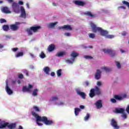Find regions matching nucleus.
I'll list each match as a JSON object with an SVG mask.
<instances>
[{"label": "nucleus", "instance_id": "f257e3e1", "mask_svg": "<svg viewBox=\"0 0 129 129\" xmlns=\"http://www.w3.org/2000/svg\"><path fill=\"white\" fill-rule=\"evenodd\" d=\"M31 114L33 116H34L36 119V123L39 125V126H42L43 123L39 122V121H42L46 125H52L54 124V121L52 120L48 119L47 117L43 116H41L38 115L35 111H32L31 112Z\"/></svg>", "mask_w": 129, "mask_h": 129}, {"label": "nucleus", "instance_id": "f03ea898", "mask_svg": "<svg viewBox=\"0 0 129 129\" xmlns=\"http://www.w3.org/2000/svg\"><path fill=\"white\" fill-rule=\"evenodd\" d=\"M90 26L92 28V31L93 33H97V32H99L101 36H102V37H105V38L106 36L108 35V31L102 29V28L101 27H97L96 25H95L94 23L91 22Z\"/></svg>", "mask_w": 129, "mask_h": 129}, {"label": "nucleus", "instance_id": "7ed1b4c3", "mask_svg": "<svg viewBox=\"0 0 129 129\" xmlns=\"http://www.w3.org/2000/svg\"><path fill=\"white\" fill-rule=\"evenodd\" d=\"M41 28V27L40 26L34 25L31 27L30 28H27L26 32L28 33L29 36H32V35H33V33H37Z\"/></svg>", "mask_w": 129, "mask_h": 129}, {"label": "nucleus", "instance_id": "20e7f679", "mask_svg": "<svg viewBox=\"0 0 129 129\" xmlns=\"http://www.w3.org/2000/svg\"><path fill=\"white\" fill-rule=\"evenodd\" d=\"M103 52L104 54H108L111 57H114L115 56V52L112 49H102Z\"/></svg>", "mask_w": 129, "mask_h": 129}, {"label": "nucleus", "instance_id": "39448f33", "mask_svg": "<svg viewBox=\"0 0 129 129\" xmlns=\"http://www.w3.org/2000/svg\"><path fill=\"white\" fill-rule=\"evenodd\" d=\"M12 7L14 13H16V14H19L20 13V6L18 3H13Z\"/></svg>", "mask_w": 129, "mask_h": 129}, {"label": "nucleus", "instance_id": "423d86ee", "mask_svg": "<svg viewBox=\"0 0 129 129\" xmlns=\"http://www.w3.org/2000/svg\"><path fill=\"white\" fill-rule=\"evenodd\" d=\"M20 24L21 23L16 22L15 24L10 25V29L12 30V31H18V30L20 29V27H19V26Z\"/></svg>", "mask_w": 129, "mask_h": 129}, {"label": "nucleus", "instance_id": "0eeeda50", "mask_svg": "<svg viewBox=\"0 0 129 129\" xmlns=\"http://www.w3.org/2000/svg\"><path fill=\"white\" fill-rule=\"evenodd\" d=\"M111 125H112L113 127H114V128H119V126H118V125L117 124V122L116 121V120H115V119H114V118H112L111 120Z\"/></svg>", "mask_w": 129, "mask_h": 129}, {"label": "nucleus", "instance_id": "6e6552de", "mask_svg": "<svg viewBox=\"0 0 129 129\" xmlns=\"http://www.w3.org/2000/svg\"><path fill=\"white\" fill-rule=\"evenodd\" d=\"M32 88H33V85L29 84L28 88H27L26 86H24L23 87L22 91L23 92H31V89H32Z\"/></svg>", "mask_w": 129, "mask_h": 129}, {"label": "nucleus", "instance_id": "1a4fd4ad", "mask_svg": "<svg viewBox=\"0 0 129 129\" xmlns=\"http://www.w3.org/2000/svg\"><path fill=\"white\" fill-rule=\"evenodd\" d=\"M59 30H66V31H72V27L71 25H66L63 26L58 27Z\"/></svg>", "mask_w": 129, "mask_h": 129}, {"label": "nucleus", "instance_id": "9d476101", "mask_svg": "<svg viewBox=\"0 0 129 129\" xmlns=\"http://www.w3.org/2000/svg\"><path fill=\"white\" fill-rule=\"evenodd\" d=\"M8 124H10V123L6 122L5 120L1 121L0 122V128H6L7 126L8 127Z\"/></svg>", "mask_w": 129, "mask_h": 129}, {"label": "nucleus", "instance_id": "9b49d317", "mask_svg": "<svg viewBox=\"0 0 129 129\" xmlns=\"http://www.w3.org/2000/svg\"><path fill=\"white\" fill-rule=\"evenodd\" d=\"M20 11L21 12V14L20 16L21 18H23L24 19H26L27 17L26 14V11L25 10V8H24V7L21 6L20 8Z\"/></svg>", "mask_w": 129, "mask_h": 129}, {"label": "nucleus", "instance_id": "f8f14e48", "mask_svg": "<svg viewBox=\"0 0 129 129\" xmlns=\"http://www.w3.org/2000/svg\"><path fill=\"white\" fill-rule=\"evenodd\" d=\"M8 81H6V90L9 95H11V94H13V90H12L10 88V87H9L8 85Z\"/></svg>", "mask_w": 129, "mask_h": 129}, {"label": "nucleus", "instance_id": "ddd939ff", "mask_svg": "<svg viewBox=\"0 0 129 129\" xmlns=\"http://www.w3.org/2000/svg\"><path fill=\"white\" fill-rule=\"evenodd\" d=\"M95 78L96 80H99L101 78V72L99 70H97V72L95 75Z\"/></svg>", "mask_w": 129, "mask_h": 129}, {"label": "nucleus", "instance_id": "4468645a", "mask_svg": "<svg viewBox=\"0 0 129 129\" xmlns=\"http://www.w3.org/2000/svg\"><path fill=\"white\" fill-rule=\"evenodd\" d=\"M74 4L76 6H80V7H83L85 5V3L81 1H74Z\"/></svg>", "mask_w": 129, "mask_h": 129}, {"label": "nucleus", "instance_id": "2eb2a0df", "mask_svg": "<svg viewBox=\"0 0 129 129\" xmlns=\"http://www.w3.org/2000/svg\"><path fill=\"white\" fill-rule=\"evenodd\" d=\"M95 105L98 109L102 107V101L101 100H98L95 103Z\"/></svg>", "mask_w": 129, "mask_h": 129}, {"label": "nucleus", "instance_id": "dca6fc26", "mask_svg": "<svg viewBox=\"0 0 129 129\" xmlns=\"http://www.w3.org/2000/svg\"><path fill=\"white\" fill-rule=\"evenodd\" d=\"M125 97H126V94H124L123 97L117 95H115L114 96V98H115L116 100H122V99H123V98Z\"/></svg>", "mask_w": 129, "mask_h": 129}, {"label": "nucleus", "instance_id": "f3484780", "mask_svg": "<svg viewBox=\"0 0 129 129\" xmlns=\"http://www.w3.org/2000/svg\"><path fill=\"white\" fill-rule=\"evenodd\" d=\"M90 97H91V98H93V97H94V96H95L96 94H95V89L94 88H92L90 90V93L89 94Z\"/></svg>", "mask_w": 129, "mask_h": 129}, {"label": "nucleus", "instance_id": "a211bd4d", "mask_svg": "<svg viewBox=\"0 0 129 129\" xmlns=\"http://www.w3.org/2000/svg\"><path fill=\"white\" fill-rule=\"evenodd\" d=\"M84 15H85L86 16H88V17H90L91 18H96V17H97L96 14H92V13L90 11L85 13Z\"/></svg>", "mask_w": 129, "mask_h": 129}, {"label": "nucleus", "instance_id": "6ab92c4d", "mask_svg": "<svg viewBox=\"0 0 129 129\" xmlns=\"http://www.w3.org/2000/svg\"><path fill=\"white\" fill-rule=\"evenodd\" d=\"M115 112H116V113H124V109L122 108H116L115 109Z\"/></svg>", "mask_w": 129, "mask_h": 129}, {"label": "nucleus", "instance_id": "aec40b11", "mask_svg": "<svg viewBox=\"0 0 129 129\" xmlns=\"http://www.w3.org/2000/svg\"><path fill=\"white\" fill-rule=\"evenodd\" d=\"M94 89L95 94H96V95H100V94H101V91L100 90V89L98 88V87L96 86Z\"/></svg>", "mask_w": 129, "mask_h": 129}, {"label": "nucleus", "instance_id": "412c9836", "mask_svg": "<svg viewBox=\"0 0 129 129\" xmlns=\"http://www.w3.org/2000/svg\"><path fill=\"white\" fill-rule=\"evenodd\" d=\"M7 127L10 129H15L16 127H17V123H14L11 124H9L7 125Z\"/></svg>", "mask_w": 129, "mask_h": 129}, {"label": "nucleus", "instance_id": "4be33fe9", "mask_svg": "<svg viewBox=\"0 0 129 129\" xmlns=\"http://www.w3.org/2000/svg\"><path fill=\"white\" fill-rule=\"evenodd\" d=\"M54 49L55 45L53 44L49 45L47 48L48 52H52V51H54Z\"/></svg>", "mask_w": 129, "mask_h": 129}, {"label": "nucleus", "instance_id": "5701e85b", "mask_svg": "<svg viewBox=\"0 0 129 129\" xmlns=\"http://www.w3.org/2000/svg\"><path fill=\"white\" fill-rule=\"evenodd\" d=\"M77 94L79 95H80L83 99H85V97L86 96V95L85 94V93L81 92L80 91H77Z\"/></svg>", "mask_w": 129, "mask_h": 129}, {"label": "nucleus", "instance_id": "b1692460", "mask_svg": "<svg viewBox=\"0 0 129 129\" xmlns=\"http://www.w3.org/2000/svg\"><path fill=\"white\" fill-rule=\"evenodd\" d=\"M65 55H66V52L61 51L56 53L55 56H56V57H62V56H65Z\"/></svg>", "mask_w": 129, "mask_h": 129}, {"label": "nucleus", "instance_id": "393cba45", "mask_svg": "<svg viewBox=\"0 0 129 129\" xmlns=\"http://www.w3.org/2000/svg\"><path fill=\"white\" fill-rule=\"evenodd\" d=\"M2 11L4 14H11V11L9 10L8 7H4Z\"/></svg>", "mask_w": 129, "mask_h": 129}, {"label": "nucleus", "instance_id": "a878e982", "mask_svg": "<svg viewBox=\"0 0 129 129\" xmlns=\"http://www.w3.org/2000/svg\"><path fill=\"white\" fill-rule=\"evenodd\" d=\"M71 56L73 58H76V57L79 56V54H78V53H77L75 51H72V52L71 54Z\"/></svg>", "mask_w": 129, "mask_h": 129}, {"label": "nucleus", "instance_id": "bb28decb", "mask_svg": "<svg viewBox=\"0 0 129 129\" xmlns=\"http://www.w3.org/2000/svg\"><path fill=\"white\" fill-rule=\"evenodd\" d=\"M56 24H58V22H54V23H49L48 25V28H49V29H51L52 28H54V26H56Z\"/></svg>", "mask_w": 129, "mask_h": 129}, {"label": "nucleus", "instance_id": "cd10ccee", "mask_svg": "<svg viewBox=\"0 0 129 129\" xmlns=\"http://www.w3.org/2000/svg\"><path fill=\"white\" fill-rule=\"evenodd\" d=\"M43 71L44 73L46 74L47 75H49V72L50 71V68L46 67L43 69Z\"/></svg>", "mask_w": 129, "mask_h": 129}, {"label": "nucleus", "instance_id": "c85d7f7f", "mask_svg": "<svg viewBox=\"0 0 129 129\" xmlns=\"http://www.w3.org/2000/svg\"><path fill=\"white\" fill-rule=\"evenodd\" d=\"M102 70H104V71H105V72H110V71H111V69L108 68V67H102L101 68Z\"/></svg>", "mask_w": 129, "mask_h": 129}, {"label": "nucleus", "instance_id": "c756f323", "mask_svg": "<svg viewBox=\"0 0 129 129\" xmlns=\"http://www.w3.org/2000/svg\"><path fill=\"white\" fill-rule=\"evenodd\" d=\"M81 109L79 108H76L75 109V115L77 116V115H79V112H80L81 111Z\"/></svg>", "mask_w": 129, "mask_h": 129}, {"label": "nucleus", "instance_id": "7c9ffc66", "mask_svg": "<svg viewBox=\"0 0 129 129\" xmlns=\"http://www.w3.org/2000/svg\"><path fill=\"white\" fill-rule=\"evenodd\" d=\"M71 59L72 60L67 59L66 60V62H67V63H68V64H73V62H74L75 61V58H71Z\"/></svg>", "mask_w": 129, "mask_h": 129}, {"label": "nucleus", "instance_id": "2f4dec72", "mask_svg": "<svg viewBox=\"0 0 129 129\" xmlns=\"http://www.w3.org/2000/svg\"><path fill=\"white\" fill-rule=\"evenodd\" d=\"M3 29L4 31H5L6 32H8V31L10 30V27H9V25H5L3 26Z\"/></svg>", "mask_w": 129, "mask_h": 129}, {"label": "nucleus", "instance_id": "473e14b6", "mask_svg": "<svg viewBox=\"0 0 129 129\" xmlns=\"http://www.w3.org/2000/svg\"><path fill=\"white\" fill-rule=\"evenodd\" d=\"M22 56H24V52H18L15 55V57H16V58H19V57H22Z\"/></svg>", "mask_w": 129, "mask_h": 129}, {"label": "nucleus", "instance_id": "72a5a7b5", "mask_svg": "<svg viewBox=\"0 0 129 129\" xmlns=\"http://www.w3.org/2000/svg\"><path fill=\"white\" fill-rule=\"evenodd\" d=\"M90 118V114L87 113L86 115L84 117V119L85 121H87V120H88V119H89Z\"/></svg>", "mask_w": 129, "mask_h": 129}, {"label": "nucleus", "instance_id": "f704fd0d", "mask_svg": "<svg viewBox=\"0 0 129 129\" xmlns=\"http://www.w3.org/2000/svg\"><path fill=\"white\" fill-rule=\"evenodd\" d=\"M38 89H35L33 90V92L32 93V95H33V96H37L38 95Z\"/></svg>", "mask_w": 129, "mask_h": 129}, {"label": "nucleus", "instance_id": "c9c22d12", "mask_svg": "<svg viewBox=\"0 0 129 129\" xmlns=\"http://www.w3.org/2000/svg\"><path fill=\"white\" fill-rule=\"evenodd\" d=\"M39 56L41 59H44V58H45L46 57V54L44 53V52L41 51L39 55Z\"/></svg>", "mask_w": 129, "mask_h": 129}, {"label": "nucleus", "instance_id": "e433bc0d", "mask_svg": "<svg viewBox=\"0 0 129 129\" xmlns=\"http://www.w3.org/2000/svg\"><path fill=\"white\" fill-rule=\"evenodd\" d=\"M56 74L58 77H60L62 75V70L59 69L57 71Z\"/></svg>", "mask_w": 129, "mask_h": 129}, {"label": "nucleus", "instance_id": "4c0bfd02", "mask_svg": "<svg viewBox=\"0 0 129 129\" xmlns=\"http://www.w3.org/2000/svg\"><path fill=\"white\" fill-rule=\"evenodd\" d=\"M88 36L90 39H94L95 38V34L93 33H89Z\"/></svg>", "mask_w": 129, "mask_h": 129}, {"label": "nucleus", "instance_id": "58836bf2", "mask_svg": "<svg viewBox=\"0 0 129 129\" xmlns=\"http://www.w3.org/2000/svg\"><path fill=\"white\" fill-rule=\"evenodd\" d=\"M84 58H85V59H90V60H91V59H93V57L90 55H85L84 56Z\"/></svg>", "mask_w": 129, "mask_h": 129}, {"label": "nucleus", "instance_id": "ea45409f", "mask_svg": "<svg viewBox=\"0 0 129 129\" xmlns=\"http://www.w3.org/2000/svg\"><path fill=\"white\" fill-rule=\"evenodd\" d=\"M33 109H34V110H35V111H37V112H40V109L38 107L36 106H33Z\"/></svg>", "mask_w": 129, "mask_h": 129}, {"label": "nucleus", "instance_id": "a19ab883", "mask_svg": "<svg viewBox=\"0 0 129 129\" xmlns=\"http://www.w3.org/2000/svg\"><path fill=\"white\" fill-rule=\"evenodd\" d=\"M106 38H107L108 39H113V38H114V36L107 34V36H106Z\"/></svg>", "mask_w": 129, "mask_h": 129}, {"label": "nucleus", "instance_id": "79ce46f5", "mask_svg": "<svg viewBox=\"0 0 129 129\" xmlns=\"http://www.w3.org/2000/svg\"><path fill=\"white\" fill-rule=\"evenodd\" d=\"M116 66H117V68L120 69V68H121V66L120 65V63H119V62L116 61Z\"/></svg>", "mask_w": 129, "mask_h": 129}, {"label": "nucleus", "instance_id": "37998d69", "mask_svg": "<svg viewBox=\"0 0 129 129\" xmlns=\"http://www.w3.org/2000/svg\"><path fill=\"white\" fill-rule=\"evenodd\" d=\"M0 23L1 24H4V23H7V20L5 19H0Z\"/></svg>", "mask_w": 129, "mask_h": 129}, {"label": "nucleus", "instance_id": "c03bdc74", "mask_svg": "<svg viewBox=\"0 0 129 129\" xmlns=\"http://www.w3.org/2000/svg\"><path fill=\"white\" fill-rule=\"evenodd\" d=\"M110 101L112 103H116V100L114 98H111Z\"/></svg>", "mask_w": 129, "mask_h": 129}, {"label": "nucleus", "instance_id": "a18cd8bd", "mask_svg": "<svg viewBox=\"0 0 129 129\" xmlns=\"http://www.w3.org/2000/svg\"><path fill=\"white\" fill-rule=\"evenodd\" d=\"M29 55L31 57V58H32L33 59H34V58H36V56H35V54H34L32 53H30Z\"/></svg>", "mask_w": 129, "mask_h": 129}, {"label": "nucleus", "instance_id": "49530a36", "mask_svg": "<svg viewBox=\"0 0 129 129\" xmlns=\"http://www.w3.org/2000/svg\"><path fill=\"white\" fill-rule=\"evenodd\" d=\"M122 117H123V118H127V115H126V114L123 113V114L122 115Z\"/></svg>", "mask_w": 129, "mask_h": 129}, {"label": "nucleus", "instance_id": "de8ad7c7", "mask_svg": "<svg viewBox=\"0 0 129 129\" xmlns=\"http://www.w3.org/2000/svg\"><path fill=\"white\" fill-rule=\"evenodd\" d=\"M18 78L20 79H23V78H24V75L23 74H20L18 76Z\"/></svg>", "mask_w": 129, "mask_h": 129}, {"label": "nucleus", "instance_id": "09e8293b", "mask_svg": "<svg viewBox=\"0 0 129 129\" xmlns=\"http://www.w3.org/2000/svg\"><path fill=\"white\" fill-rule=\"evenodd\" d=\"M64 35L67 36V37H70V36H71V33L69 32H66L64 33Z\"/></svg>", "mask_w": 129, "mask_h": 129}, {"label": "nucleus", "instance_id": "8fccbe9b", "mask_svg": "<svg viewBox=\"0 0 129 129\" xmlns=\"http://www.w3.org/2000/svg\"><path fill=\"white\" fill-rule=\"evenodd\" d=\"M19 50V48L18 47H15L12 49V51L13 52H16V51H18Z\"/></svg>", "mask_w": 129, "mask_h": 129}, {"label": "nucleus", "instance_id": "3c124183", "mask_svg": "<svg viewBox=\"0 0 129 129\" xmlns=\"http://www.w3.org/2000/svg\"><path fill=\"white\" fill-rule=\"evenodd\" d=\"M57 99H58V97H57L53 96L52 97V100H53V101L57 100Z\"/></svg>", "mask_w": 129, "mask_h": 129}, {"label": "nucleus", "instance_id": "603ef678", "mask_svg": "<svg viewBox=\"0 0 129 129\" xmlns=\"http://www.w3.org/2000/svg\"><path fill=\"white\" fill-rule=\"evenodd\" d=\"M122 36H126V31H123L121 33Z\"/></svg>", "mask_w": 129, "mask_h": 129}, {"label": "nucleus", "instance_id": "864d4df0", "mask_svg": "<svg viewBox=\"0 0 129 129\" xmlns=\"http://www.w3.org/2000/svg\"><path fill=\"white\" fill-rule=\"evenodd\" d=\"M118 9H123V10H125V7L124 6H119Z\"/></svg>", "mask_w": 129, "mask_h": 129}, {"label": "nucleus", "instance_id": "5fc2aeb1", "mask_svg": "<svg viewBox=\"0 0 129 129\" xmlns=\"http://www.w3.org/2000/svg\"><path fill=\"white\" fill-rule=\"evenodd\" d=\"M4 47H5V46L3 44L0 43V50H2V49H3Z\"/></svg>", "mask_w": 129, "mask_h": 129}, {"label": "nucleus", "instance_id": "6e6d98bb", "mask_svg": "<svg viewBox=\"0 0 129 129\" xmlns=\"http://www.w3.org/2000/svg\"><path fill=\"white\" fill-rule=\"evenodd\" d=\"M18 4L21 6H23V5H24V2H23V1H19Z\"/></svg>", "mask_w": 129, "mask_h": 129}, {"label": "nucleus", "instance_id": "4d7b16f0", "mask_svg": "<svg viewBox=\"0 0 129 129\" xmlns=\"http://www.w3.org/2000/svg\"><path fill=\"white\" fill-rule=\"evenodd\" d=\"M24 73L26 74V76H29V72L27 71H24Z\"/></svg>", "mask_w": 129, "mask_h": 129}, {"label": "nucleus", "instance_id": "13d9d810", "mask_svg": "<svg viewBox=\"0 0 129 129\" xmlns=\"http://www.w3.org/2000/svg\"><path fill=\"white\" fill-rule=\"evenodd\" d=\"M51 76L54 77L55 76V73L54 72H52L50 74Z\"/></svg>", "mask_w": 129, "mask_h": 129}, {"label": "nucleus", "instance_id": "bf43d9fd", "mask_svg": "<svg viewBox=\"0 0 129 129\" xmlns=\"http://www.w3.org/2000/svg\"><path fill=\"white\" fill-rule=\"evenodd\" d=\"M85 107L84 105H80V108H81V109H84Z\"/></svg>", "mask_w": 129, "mask_h": 129}, {"label": "nucleus", "instance_id": "052dcab7", "mask_svg": "<svg viewBox=\"0 0 129 129\" xmlns=\"http://www.w3.org/2000/svg\"><path fill=\"white\" fill-rule=\"evenodd\" d=\"M97 85L98 86H101V82H97Z\"/></svg>", "mask_w": 129, "mask_h": 129}, {"label": "nucleus", "instance_id": "680f3d73", "mask_svg": "<svg viewBox=\"0 0 129 129\" xmlns=\"http://www.w3.org/2000/svg\"><path fill=\"white\" fill-rule=\"evenodd\" d=\"M16 82H17V80H12V84H16Z\"/></svg>", "mask_w": 129, "mask_h": 129}, {"label": "nucleus", "instance_id": "e2e57ef3", "mask_svg": "<svg viewBox=\"0 0 129 129\" xmlns=\"http://www.w3.org/2000/svg\"><path fill=\"white\" fill-rule=\"evenodd\" d=\"M85 83L86 86H88V85H89V82H88V81H86L85 82Z\"/></svg>", "mask_w": 129, "mask_h": 129}, {"label": "nucleus", "instance_id": "0e129e2a", "mask_svg": "<svg viewBox=\"0 0 129 129\" xmlns=\"http://www.w3.org/2000/svg\"><path fill=\"white\" fill-rule=\"evenodd\" d=\"M7 1L10 3H13L14 2L13 0H7Z\"/></svg>", "mask_w": 129, "mask_h": 129}, {"label": "nucleus", "instance_id": "69168bd1", "mask_svg": "<svg viewBox=\"0 0 129 129\" xmlns=\"http://www.w3.org/2000/svg\"><path fill=\"white\" fill-rule=\"evenodd\" d=\"M18 129H24V128H23V126H22V125H19Z\"/></svg>", "mask_w": 129, "mask_h": 129}, {"label": "nucleus", "instance_id": "338daca9", "mask_svg": "<svg viewBox=\"0 0 129 129\" xmlns=\"http://www.w3.org/2000/svg\"><path fill=\"white\" fill-rule=\"evenodd\" d=\"M120 51L122 53H125V51L124 50H122V49H120Z\"/></svg>", "mask_w": 129, "mask_h": 129}, {"label": "nucleus", "instance_id": "774afa93", "mask_svg": "<svg viewBox=\"0 0 129 129\" xmlns=\"http://www.w3.org/2000/svg\"><path fill=\"white\" fill-rule=\"evenodd\" d=\"M30 68H31V69H34V66H30Z\"/></svg>", "mask_w": 129, "mask_h": 129}]
</instances>
